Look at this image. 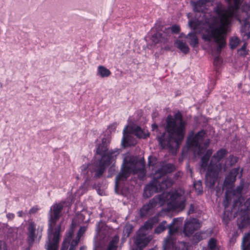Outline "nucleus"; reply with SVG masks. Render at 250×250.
I'll return each instance as SVG.
<instances>
[{
	"label": "nucleus",
	"instance_id": "1",
	"mask_svg": "<svg viewBox=\"0 0 250 250\" xmlns=\"http://www.w3.org/2000/svg\"><path fill=\"white\" fill-rule=\"evenodd\" d=\"M166 122L168 135L164 134L158 137L159 143L164 148L177 149L184 138L186 123L180 113L176 114L174 118L168 116Z\"/></svg>",
	"mask_w": 250,
	"mask_h": 250
},
{
	"label": "nucleus",
	"instance_id": "2",
	"mask_svg": "<svg viewBox=\"0 0 250 250\" xmlns=\"http://www.w3.org/2000/svg\"><path fill=\"white\" fill-rule=\"evenodd\" d=\"M182 191L164 192L155 197L149 203L145 205L140 210V214L142 216H145L157 205L162 206L165 203L167 204L170 210H182L185 207V200Z\"/></svg>",
	"mask_w": 250,
	"mask_h": 250
},
{
	"label": "nucleus",
	"instance_id": "3",
	"mask_svg": "<svg viewBox=\"0 0 250 250\" xmlns=\"http://www.w3.org/2000/svg\"><path fill=\"white\" fill-rule=\"evenodd\" d=\"M110 141L107 138H103L102 143L97 149L96 159L89 167L91 172H95V177H100L104 173L106 167L108 166L119 155V150H108L107 146Z\"/></svg>",
	"mask_w": 250,
	"mask_h": 250
},
{
	"label": "nucleus",
	"instance_id": "4",
	"mask_svg": "<svg viewBox=\"0 0 250 250\" xmlns=\"http://www.w3.org/2000/svg\"><path fill=\"white\" fill-rule=\"evenodd\" d=\"M63 208V203L54 204L51 207L49 212V219L48 229V240L47 242V250H57L60 239V232L61 230V224H59L53 232L57 221L60 218Z\"/></svg>",
	"mask_w": 250,
	"mask_h": 250
},
{
	"label": "nucleus",
	"instance_id": "5",
	"mask_svg": "<svg viewBox=\"0 0 250 250\" xmlns=\"http://www.w3.org/2000/svg\"><path fill=\"white\" fill-rule=\"evenodd\" d=\"M175 167L170 164L163 163L160 169H158L155 174L153 180L147 185L144 192V196L148 198L156 192L160 191L170 187L172 185V181L169 178H161V176L167 173L173 171Z\"/></svg>",
	"mask_w": 250,
	"mask_h": 250
},
{
	"label": "nucleus",
	"instance_id": "6",
	"mask_svg": "<svg viewBox=\"0 0 250 250\" xmlns=\"http://www.w3.org/2000/svg\"><path fill=\"white\" fill-rule=\"evenodd\" d=\"M226 154V151L221 149L212 158L206 176V184L207 187L210 188L214 186L218 178V174L222 168V159Z\"/></svg>",
	"mask_w": 250,
	"mask_h": 250
},
{
	"label": "nucleus",
	"instance_id": "7",
	"mask_svg": "<svg viewBox=\"0 0 250 250\" xmlns=\"http://www.w3.org/2000/svg\"><path fill=\"white\" fill-rule=\"evenodd\" d=\"M144 165L141 162L134 163V160L126 157L125 158L123 163V168L121 172L117 176L116 178V187L118 183L120 181L125 180L129 175L131 172L138 173V172H143Z\"/></svg>",
	"mask_w": 250,
	"mask_h": 250
},
{
	"label": "nucleus",
	"instance_id": "8",
	"mask_svg": "<svg viewBox=\"0 0 250 250\" xmlns=\"http://www.w3.org/2000/svg\"><path fill=\"white\" fill-rule=\"evenodd\" d=\"M180 27L177 25L171 28H166L162 32H157L152 36V41L155 44H160L162 48L166 50L170 49L172 44V33H178Z\"/></svg>",
	"mask_w": 250,
	"mask_h": 250
},
{
	"label": "nucleus",
	"instance_id": "9",
	"mask_svg": "<svg viewBox=\"0 0 250 250\" xmlns=\"http://www.w3.org/2000/svg\"><path fill=\"white\" fill-rule=\"evenodd\" d=\"M206 136V133L203 130L198 132L193 136H190L187 141L188 147L197 154H201L210 143L209 139H205Z\"/></svg>",
	"mask_w": 250,
	"mask_h": 250
},
{
	"label": "nucleus",
	"instance_id": "10",
	"mask_svg": "<svg viewBox=\"0 0 250 250\" xmlns=\"http://www.w3.org/2000/svg\"><path fill=\"white\" fill-rule=\"evenodd\" d=\"M131 134H134L138 138H146L148 134L143 130L139 126L135 125L130 126H126L123 130V142L126 145H134L137 142L133 141L132 143L130 142V137Z\"/></svg>",
	"mask_w": 250,
	"mask_h": 250
},
{
	"label": "nucleus",
	"instance_id": "11",
	"mask_svg": "<svg viewBox=\"0 0 250 250\" xmlns=\"http://www.w3.org/2000/svg\"><path fill=\"white\" fill-rule=\"evenodd\" d=\"M211 0H201L197 2L191 1V3L193 7V10L196 15H210L209 13H207L208 8L212 5Z\"/></svg>",
	"mask_w": 250,
	"mask_h": 250
},
{
	"label": "nucleus",
	"instance_id": "12",
	"mask_svg": "<svg viewBox=\"0 0 250 250\" xmlns=\"http://www.w3.org/2000/svg\"><path fill=\"white\" fill-rule=\"evenodd\" d=\"M36 224L32 222H30L29 223L27 227V242L29 246H32L33 242L35 241V238L37 235H39V240L41 238L42 234L41 232L42 231V228H38L37 230V235H36Z\"/></svg>",
	"mask_w": 250,
	"mask_h": 250
},
{
	"label": "nucleus",
	"instance_id": "13",
	"mask_svg": "<svg viewBox=\"0 0 250 250\" xmlns=\"http://www.w3.org/2000/svg\"><path fill=\"white\" fill-rule=\"evenodd\" d=\"M200 228V224L198 220L196 219L193 218L187 221L185 223L184 232L186 235L189 236Z\"/></svg>",
	"mask_w": 250,
	"mask_h": 250
},
{
	"label": "nucleus",
	"instance_id": "14",
	"mask_svg": "<svg viewBox=\"0 0 250 250\" xmlns=\"http://www.w3.org/2000/svg\"><path fill=\"white\" fill-rule=\"evenodd\" d=\"M146 234V233L142 232L141 234L138 232V236L137 238L135 243L137 247L140 248H143L146 247L152 239V237L149 236L147 237H144Z\"/></svg>",
	"mask_w": 250,
	"mask_h": 250
},
{
	"label": "nucleus",
	"instance_id": "15",
	"mask_svg": "<svg viewBox=\"0 0 250 250\" xmlns=\"http://www.w3.org/2000/svg\"><path fill=\"white\" fill-rule=\"evenodd\" d=\"M239 171V168H234L232 169L226 177L224 185L227 186V185H230L233 184L236 180V177L238 174Z\"/></svg>",
	"mask_w": 250,
	"mask_h": 250
},
{
	"label": "nucleus",
	"instance_id": "16",
	"mask_svg": "<svg viewBox=\"0 0 250 250\" xmlns=\"http://www.w3.org/2000/svg\"><path fill=\"white\" fill-rule=\"evenodd\" d=\"M250 24L246 23L242 25L240 28V33L243 40H248L250 38Z\"/></svg>",
	"mask_w": 250,
	"mask_h": 250
},
{
	"label": "nucleus",
	"instance_id": "17",
	"mask_svg": "<svg viewBox=\"0 0 250 250\" xmlns=\"http://www.w3.org/2000/svg\"><path fill=\"white\" fill-rule=\"evenodd\" d=\"M111 74L110 71L103 65H100L97 68V75L102 78L107 77Z\"/></svg>",
	"mask_w": 250,
	"mask_h": 250
},
{
	"label": "nucleus",
	"instance_id": "18",
	"mask_svg": "<svg viewBox=\"0 0 250 250\" xmlns=\"http://www.w3.org/2000/svg\"><path fill=\"white\" fill-rule=\"evenodd\" d=\"M242 248L243 250H250V233L244 236L242 240Z\"/></svg>",
	"mask_w": 250,
	"mask_h": 250
},
{
	"label": "nucleus",
	"instance_id": "19",
	"mask_svg": "<svg viewBox=\"0 0 250 250\" xmlns=\"http://www.w3.org/2000/svg\"><path fill=\"white\" fill-rule=\"evenodd\" d=\"M187 38L189 39V43L191 46L194 47L198 43V40L195 33H188Z\"/></svg>",
	"mask_w": 250,
	"mask_h": 250
},
{
	"label": "nucleus",
	"instance_id": "20",
	"mask_svg": "<svg viewBox=\"0 0 250 250\" xmlns=\"http://www.w3.org/2000/svg\"><path fill=\"white\" fill-rule=\"evenodd\" d=\"M176 46L183 52L185 54L189 52V49L186 43L183 42L181 41H177L175 42Z\"/></svg>",
	"mask_w": 250,
	"mask_h": 250
},
{
	"label": "nucleus",
	"instance_id": "21",
	"mask_svg": "<svg viewBox=\"0 0 250 250\" xmlns=\"http://www.w3.org/2000/svg\"><path fill=\"white\" fill-rule=\"evenodd\" d=\"M212 152L211 150H208L207 151L206 155L202 158L201 167L204 169L207 166L209 158L212 154Z\"/></svg>",
	"mask_w": 250,
	"mask_h": 250
},
{
	"label": "nucleus",
	"instance_id": "22",
	"mask_svg": "<svg viewBox=\"0 0 250 250\" xmlns=\"http://www.w3.org/2000/svg\"><path fill=\"white\" fill-rule=\"evenodd\" d=\"M73 233V230L72 229L69 232L67 237L63 241L61 250H67Z\"/></svg>",
	"mask_w": 250,
	"mask_h": 250
},
{
	"label": "nucleus",
	"instance_id": "23",
	"mask_svg": "<svg viewBox=\"0 0 250 250\" xmlns=\"http://www.w3.org/2000/svg\"><path fill=\"white\" fill-rule=\"evenodd\" d=\"M153 226V224L151 221H147L144 226L140 228L138 232H139V234H141V233L144 232L146 234L147 231L151 229Z\"/></svg>",
	"mask_w": 250,
	"mask_h": 250
},
{
	"label": "nucleus",
	"instance_id": "24",
	"mask_svg": "<svg viewBox=\"0 0 250 250\" xmlns=\"http://www.w3.org/2000/svg\"><path fill=\"white\" fill-rule=\"evenodd\" d=\"M119 238L115 236L110 242L107 250H116L117 245L119 241Z\"/></svg>",
	"mask_w": 250,
	"mask_h": 250
},
{
	"label": "nucleus",
	"instance_id": "25",
	"mask_svg": "<svg viewBox=\"0 0 250 250\" xmlns=\"http://www.w3.org/2000/svg\"><path fill=\"white\" fill-rule=\"evenodd\" d=\"M209 250H220L216 245V240L214 238H211L208 243Z\"/></svg>",
	"mask_w": 250,
	"mask_h": 250
},
{
	"label": "nucleus",
	"instance_id": "26",
	"mask_svg": "<svg viewBox=\"0 0 250 250\" xmlns=\"http://www.w3.org/2000/svg\"><path fill=\"white\" fill-rule=\"evenodd\" d=\"M174 240L171 236L167 237L165 241L164 244V250H166L167 248L170 247L171 245H173Z\"/></svg>",
	"mask_w": 250,
	"mask_h": 250
},
{
	"label": "nucleus",
	"instance_id": "27",
	"mask_svg": "<svg viewBox=\"0 0 250 250\" xmlns=\"http://www.w3.org/2000/svg\"><path fill=\"white\" fill-rule=\"evenodd\" d=\"M133 229V227L130 224H127L125 227L124 230H123V233L124 236L128 237L131 232L132 231Z\"/></svg>",
	"mask_w": 250,
	"mask_h": 250
},
{
	"label": "nucleus",
	"instance_id": "28",
	"mask_svg": "<svg viewBox=\"0 0 250 250\" xmlns=\"http://www.w3.org/2000/svg\"><path fill=\"white\" fill-rule=\"evenodd\" d=\"M176 220H174L173 222L169 226V234L170 235L173 234L178 230V226H175Z\"/></svg>",
	"mask_w": 250,
	"mask_h": 250
},
{
	"label": "nucleus",
	"instance_id": "29",
	"mask_svg": "<svg viewBox=\"0 0 250 250\" xmlns=\"http://www.w3.org/2000/svg\"><path fill=\"white\" fill-rule=\"evenodd\" d=\"M239 40L237 37H232L230 41L229 45L232 49L236 47L239 43Z\"/></svg>",
	"mask_w": 250,
	"mask_h": 250
},
{
	"label": "nucleus",
	"instance_id": "30",
	"mask_svg": "<svg viewBox=\"0 0 250 250\" xmlns=\"http://www.w3.org/2000/svg\"><path fill=\"white\" fill-rule=\"evenodd\" d=\"M166 224V221L162 222L159 226L155 229V232L156 233H160L163 231L166 228L165 225Z\"/></svg>",
	"mask_w": 250,
	"mask_h": 250
},
{
	"label": "nucleus",
	"instance_id": "31",
	"mask_svg": "<svg viewBox=\"0 0 250 250\" xmlns=\"http://www.w3.org/2000/svg\"><path fill=\"white\" fill-rule=\"evenodd\" d=\"M194 188L198 193H200L202 191V183L198 181L194 183Z\"/></svg>",
	"mask_w": 250,
	"mask_h": 250
},
{
	"label": "nucleus",
	"instance_id": "32",
	"mask_svg": "<svg viewBox=\"0 0 250 250\" xmlns=\"http://www.w3.org/2000/svg\"><path fill=\"white\" fill-rule=\"evenodd\" d=\"M246 43H244L242 47L238 50V53L241 56H245L247 54V51L246 50Z\"/></svg>",
	"mask_w": 250,
	"mask_h": 250
},
{
	"label": "nucleus",
	"instance_id": "33",
	"mask_svg": "<svg viewBox=\"0 0 250 250\" xmlns=\"http://www.w3.org/2000/svg\"><path fill=\"white\" fill-rule=\"evenodd\" d=\"M85 230H86V228L85 227H81L80 229L79 230V232L78 233V234H77V239L75 241H78V242H79V241L80 240V237L84 233Z\"/></svg>",
	"mask_w": 250,
	"mask_h": 250
},
{
	"label": "nucleus",
	"instance_id": "34",
	"mask_svg": "<svg viewBox=\"0 0 250 250\" xmlns=\"http://www.w3.org/2000/svg\"><path fill=\"white\" fill-rule=\"evenodd\" d=\"M230 202V198L229 197L228 193H226L225 199L224 201L223 205L225 208H227Z\"/></svg>",
	"mask_w": 250,
	"mask_h": 250
},
{
	"label": "nucleus",
	"instance_id": "35",
	"mask_svg": "<svg viewBox=\"0 0 250 250\" xmlns=\"http://www.w3.org/2000/svg\"><path fill=\"white\" fill-rule=\"evenodd\" d=\"M244 15H246V18L243 20V22L245 24L248 23L250 24V13L247 12L244 13Z\"/></svg>",
	"mask_w": 250,
	"mask_h": 250
},
{
	"label": "nucleus",
	"instance_id": "36",
	"mask_svg": "<svg viewBox=\"0 0 250 250\" xmlns=\"http://www.w3.org/2000/svg\"><path fill=\"white\" fill-rule=\"evenodd\" d=\"M78 242L77 241L73 240L71 244L70 249L69 250H75V247L77 245Z\"/></svg>",
	"mask_w": 250,
	"mask_h": 250
},
{
	"label": "nucleus",
	"instance_id": "37",
	"mask_svg": "<svg viewBox=\"0 0 250 250\" xmlns=\"http://www.w3.org/2000/svg\"><path fill=\"white\" fill-rule=\"evenodd\" d=\"M156 161L155 158L154 157H151V158H149V162H148V164H149V166H153L154 165V163Z\"/></svg>",
	"mask_w": 250,
	"mask_h": 250
},
{
	"label": "nucleus",
	"instance_id": "38",
	"mask_svg": "<svg viewBox=\"0 0 250 250\" xmlns=\"http://www.w3.org/2000/svg\"><path fill=\"white\" fill-rule=\"evenodd\" d=\"M230 159L231 160V165H233L236 163L237 161V158L236 157L233 156H230Z\"/></svg>",
	"mask_w": 250,
	"mask_h": 250
},
{
	"label": "nucleus",
	"instance_id": "39",
	"mask_svg": "<svg viewBox=\"0 0 250 250\" xmlns=\"http://www.w3.org/2000/svg\"><path fill=\"white\" fill-rule=\"evenodd\" d=\"M6 217L9 220H12L14 218L15 215L12 213H8L6 215Z\"/></svg>",
	"mask_w": 250,
	"mask_h": 250
},
{
	"label": "nucleus",
	"instance_id": "40",
	"mask_svg": "<svg viewBox=\"0 0 250 250\" xmlns=\"http://www.w3.org/2000/svg\"><path fill=\"white\" fill-rule=\"evenodd\" d=\"M194 211V207L193 205H191L188 210V214L192 213Z\"/></svg>",
	"mask_w": 250,
	"mask_h": 250
},
{
	"label": "nucleus",
	"instance_id": "41",
	"mask_svg": "<svg viewBox=\"0 0 250 250\" xmlns=\"http://www.w3.org/2000/svg\"><path fill=\"white\" fill-rule=\"evenodd\" d=\"M88 168V166L86 165H83L81 167V169L83 172H85L86 171Z\"/></svg>",
	"mask_w": 250,
	"mask_h": 250
},
{
	"label": "nucleus",
	"instance_id": "42",
	"mask_svg": "<svg viewBox=\"0 0 250 250\" xmlns=\"http://www.w3.org/2000/svg\"><path fill=\"white\" fill-rule=\"evenodd\" d=\"M116 126H117V124L116 123H114L112 125H111L109 126V128L113 130H114L116 127Z\"/></svg>",
	"mask_w": 250,
	"mask_h": 250
},
{
	"label": "nucleus",
	"instance_id": "43",
	"mask_svg": "<svg viewBox=\"0 0 250 250\" xmlns=\"http://www.w3.org/2000/svg\"><path fill=\"white\" fill-rule=\"evenodd\" d=\"M242 189H243L242 186L238 187L236 190V192L237 193H239V194L241 193V192L242 190Z\"/></svg>",
	"mask_w": 250,
	"mask_h": 250
},
{
	"label": "nucleus",
	"instance_id": "44",
	"mask_svg": "<svg viewBox=\"0 0 250 250\" xmlns=\"http://www.w3.org/2000/svg\"><path fill=\"white\" fill-rule=\"evenodd\" d=\"M245 204L247 206L248 209H250V198L247 200Z\"/></svg>",
	"mask_w": 250,
	"mask_h": 250
},
{
	"label": "nucleus",
	"instance_id": "45",
	"mask_svg": "<svg viewBox=\"0 0 250 250\" xmlns=\"http://www.w3.org/2000/svg\"><path fill=\"white\" fill-rule=\"evenodd\" d=\"M244 10H247V9L248 10V11H250V4H246L244 6V8H243Z\"/></svg>",
	"mask_w": 250,
	"mask_h": 250
},
{
	"label": "nucleus",
	"instance_id": "46",
	"mask_svg": "<svg viewBox=\"0 0 250 250\" xmlns=\"http://www.w3.org/2000/svg\"><path fill=\"white\" fill-rule=\"evenodd\" d=\"M152 130H154L155 129L156 130H157L158 129V126L156 125L155 124H153L152 125Z\"/></svg>",
	"mask_w": 250,
	"mask_h": 250
},
{
	"label": "nucleus",
	"instance_id": "47",
	"mask_svg": "<svg viewBox=\"0 0 250 250\" xmlns=\"http://www.w3.org/2000/svg\"><path fill=\"white\" fill-rule=\"evenodd\" d=\"M23 214V213L22 211H19L18 212V214L19 217H22Z\"/></svg>",
	"mask_w": 250,
	"mask_h": 250
},
{
	"label": "nucleus",
	"instance_id": "48",
	"mask_svg": "<svg viewBox=\"0 0 250 250\" xmlns=\"http://www.w3.org/2000/svg\"><path fill=\"white\" fill-rule=\"evenodd\" d=\"M36 211V209H34V208L31 209L29 211V212L30 213H34Z\"/></svg>",
	"mask_w": 250,
	"mask_h": 250
},
{
	"label": "nucleus",
	"instance_id": "49",
	"mask_svg": "<svg viewBox=\"0 0 250 250\" xmlns=\"http://www.w3.org/2000/svg\"><path fill=\"white\" fill-rule=\"evenodd\" d=\"M2 244H3L2 242L0 241V250H1V247H2Z\"/></svg>",
	"mask_w": 250,
	"mask_h": 250
},
{
	"label": "nucleus",
	"instance_id": "50",
	"mask_svg": "<svg viewBox=\"0 0 250 250\" xmlns=\"http://www.w3.org/2000/svg\"><path fill=\"white\" fill-rule=\"evenodd\" d=\"M72 226H73V225L76 226V223H75V222H74V220H73V221H72Z\"/></svg>",
	"mask_w": 250,
	"mask_h": 250
},
{
	"label": "nucleus",
	"instance_id": "51",
	"mask_svg": "<svg viewBox=\"0 0 250 250\" xmlns=\"http://www.w3.org/2000/svg\"><path fill=\"white\" fill-rule=\"evenodd\" d=\"M188 18H189V17H190V13H188Z\"/></svg>",
	"mask_w": 250,
	"mask_h": 250
},
{
	"label": "nucleus",
	"instance_id": "52",
	"mask_svg": "<svg viewBox=\"0 0 250 250\" xmlns=\"http://www.w3.org/2000/svg\"><path fill=\"white\" fill-rule=\"evenodd\" d=\"M150 250H156L152 249H151Z\"/></svg>",
	"mask_w": 250,
	"mask_h": 250
},
{
	"label": "nucleus",
	"instance_id": "53",
	"mask_svg": "<svg viewBox=\"0 0 250 250\" xmlns=\"http://www.w3.org/2000/svg\"><path fill=\"white\" fill-rule=\"evenodd\" d=\"M80 250H83V249L82 248Z\"/></svg>",
	"mask_w": 250,
	"mask_h": 250
}]
</instances>
